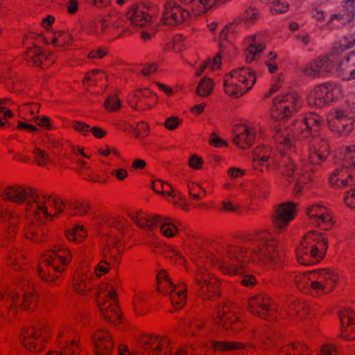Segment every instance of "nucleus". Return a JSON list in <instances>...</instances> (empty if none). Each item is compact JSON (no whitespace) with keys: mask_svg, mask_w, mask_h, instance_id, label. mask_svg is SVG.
Returning a JSON list of instances; mask_svg holds the SVG:
<instances>
[{"mask_svg":"<svg viewBox=\"0 0 355 355\" xmlns=\"http://www.w3.org/2000/svg\"><path fill=\"white\" fill-rule=\"evenodd\" d=\"M1 197L21 205L27 213L24 235L37 243L42 240V226L46 220H53L62 212L64 202L56 195L39 193L33 189L9 186L4 189Z\"/></svg>","mask_w":355,"mask_h":355,"instance_id":"nucleus-1","label":"nucleus"},{"mask_svg":"<svg viewBox=\"0 0 355 355\" xmlns=\"http://www.w3.org/2000/svg\"><path fill=\"white\" fill-rule=\"evenodd\" d=\"M22 43L26 49L24 58L28 65L41 68H48L56 60L55 55L50 51H45L41 45L49 44V40L43 34L30 32L24 35Z\"/></svg>","mask_w":355,"mask_h":355,"instance_id":"nucleus-2","label":"nucleus"},{"mask_svg":"<svg viewBox=\"0 0 355 355\" xmlns=\"http://www.w3.org/2000/svg\"><path fill=\"white\" fill-rule=\"evenodd\" d=\"M327 238L315 232H309L304 235L297 251L298 262L310 266L319 262L324 256L327 249Z\"/></svg>","mask_w":355,"mask_h":355,"instance_id":"nucleus-3","label":"nucleus"},{"mask_svg":"<svg viewBox=\"0 0 355 355\" xmlns=\"http://www.w3.org/2000/svg\"><path fill=\"white\" fill-rule=\"evenodd\" d=\"M257 78L254 71L248 67L232 69L223 78L224 92L233 98H239L250 91Z\"/></svg>","mask_w":355,"mask_h":355,"instance_id":"nucleus-4","label":"nucleus"},{"mask_svg":"<svg viewBox=\"0 0 355 355\" xmlns=\"http://www.w3.org/2000/svg\"><path fill=\"white\" fill-rule=\"evenodd\" d=\"M299 289L313 290L317 293H327L334 286L338 277L333 272L326 270L307 271L295 277Z\"/></svg>","mask_w":355,"mask_h":355,"instance_id":"nucleus-5","label":"nucleus"},{"mask_svg":"<svg viewBox=\"0 0 355 355\" xmlns=\"http://www.w3.org/2000/svg\"><path fill=\"white\" fill-rule=\"evenodd\" d=\"M340 155L343 159L342 168L336 169L329 178L331 185L337 187H353L355 178L353 172L348 169L355 170V146H346L342 149Z\"/></svg>","mask_w":355,"mask_h":355,"instance_id":"nucleus-6","label":"nucleus"},{"mask_svg":"<svg viewBox=\"0 0 355 355\" xmlns=\"http://www.w3.org/2000/svg\"><path fill=\"white\" fill-rule=\"evenodd\" d=\"M71 259V253L67 249L64 247L55 248L44 260L47 270L46 271L42 266H40V275L46 281L53 280L55 277H58L54 273H61L64 270V266L67 265Z\"/></svg>","mask_w":355,"mask_h":355,"instance_id":"nucleus-7","label":"nucleus"},{"mask_svg":"<svg viewBox=\"0 0 355 355\" xmlns=\"http://www.w3.org/2000/svg\"><path fill=\"white\" fill-rule=\"evenodd\" d=\"M130 219L140 228L149 230L154 225L160 226V232L166 237L175 236L178 231L175 225L168 218H164L159 215H153L149 217L141 210H138L128 214Z\"/></svg>","mask_w":355,"mask_h":355,"instance_id":"nucleus-8","label":"nucleus"},{"mask_svg":"<svg viewBox=\"0 0 355 355\" xmlns=\"http://www.w3.org/2000/svg\"><path fill=\"white\" fill-rule=\"evenodd\" d=\"M301 105V101L294 93L276 96L270 110V117L275 121H284L291 117Z\"/></svg>","mask_w":355,"mask_h":355,"instance_id":"nucleus-9","label":"nucleus"},{"mask_svg":"<svg viewBox=\"0 0 355 355\" xmlns=\"http://www.w3.org/2000/svg\"><path fill=\"white\" fill-rule=\"evenodd\" d=\"M341 96L342 90L340 86L332 83H325L310 90L307 101L310 106L321 108Z\"/></svg>","mask_w":355,"mask_h":355,"instance_id":"nucleus-10","label":"nucleus"},{"mask_svg":"<svg viewBox=\"0 0 355 355\" xmlns=\"http://www.w3.org/2000/svg\"><path fill=\"white\" fill-rule=\"evenodd\" d=\"M279 334L275 330H268L260 335L259 340L261 343V348L270 350L273 349L278 355H296L303 354L307 347L301 343H291L288 345L282 346L277 340Z\"/></svg>","mask_w":355,"mask_h":355,"instance_id":"nucleus-11","label":"nucleus"},{"mask_svg":"<svg viewBox=\"0 0 355 355\" xmlns=\"http://www.w3.org/2000/svg\"><path fill=\"white\" fill-rule=\"evenodd\" d=\"M254 241L256 243L257 250L259 249L258 253L250 255L246 257L248 260L257 257L259 259H266V261H275V253H276V242L270 236L265 232H257L253 234ZM243 257L240 258L239 262H236L234 264L238 266L239 270L236 272H229L230 273H239L242 272L240 266H241V262H245V260H242Z\"/></svg>","mask_w":355,"mask_h":355,"instance_id":"nucleus-12","label":"nucleus"},{"mask_svg":"<svg viewBox=\"0 0 355 355\" xmlns=\"http://www.w3.org/2000/svg\"><path fill=\"white\" fill-rule=\"evenodd\" d=\"M256 243L254 241L253 235L249 236L244 241L243 246H228L226 249V254L230 259L229 261H224L223 266L228 272H236L239 268L234 263L240 261V258L243 257H248L252 254H257L259 249H256Z\"/></svg>","mask_w":355,"mask_h":355,"instance_id":"nucleus-13","label":"nucleus"},{"mask_svg":"<svg viewBox=\"0 0 355 355\" xmlns=\"http://www.w3.org/2000/svg\"><path fill=\"white\" fill-rule=\"evenodd\" d=\"M191 12L176 1L168 0L164 4L162 21L165 25L176 26L189 19Z\"/></svg>","mask_w":355,"mask_h":355,"instance_id":"nucleus-14","label":"nucleus"},{"mask_svg":"<svg viewBox=\"0 0 355 355\" xmlns=\"http://www.w3.org/2000/svg\"><path fill=\"white\" fill-rule=\"evenodd\" d=\"M166 341L162 340L156 336H145L141 338L139 345L144 351L129 352L125 345H120L118 349V355H145L146 352L152 355H158L164 348Z\"/></svg>","mask_w":355,"mask_h":355,"instance_id":"nucleus-15","label":"nucleus"},{"mask_svg":"<svg viewBox=\"0 0 355 355\" xmlns=\"http://www.w3.org/2000/svg\"><path fill=\"white\" fill-rule=\"evenodd\" d=\"M21 288L24 291L22 297L12 290H5L4 291L1 290L0 291V300L8 304V307L15 305L19 306L24 309H31L32 305L36 302L37 297L33 295L32 291H29V288L26 291L25 284L21 285Z\"/></svg>","mask_w":355,"mask_h":355,"instance_id":"nucleus-16","label":"nucleus"},{"mask_svg":"<svg viewBox=\"0 0 355 355\" xmlns=\"http://www.w3.org/2000/svg\"><path fill=\"white\" fill-rule=\"evenodd\" d=\"M335 56L334 55H322L308 63L303 72L306 76L319 77L335 71Z\"/></svg>","mask_w":355,"mask_h":355,"instance_id":"nucleus-17","label":"nucleus"},{"mask_svg":"<svg viewBox=\"0 0 355 355\" xmlns=\"http://www.w3.org/2000/svg\"><path fill=\"white\" fill-rule=\"evenodd\" d=\"M335 72L344 80L355 79V50L341 58L335 57Z\"/></svg>","mask_w":355,"mask_h":355,"instance_id":"nucleus-18","label":"nucleus"},{"mask_svg":"<svg viewBox=\"0 0 355 355\" xmlns=\"http://www.w3.org/2000/svg\"><path fill=\"white\" fill-rule=\"evenodd\" d=\"M125 29L122 21H117L113 26H110L107 20L92 21L89 23V34L94 35H108L112 39L121 37Z\"/></svg>","mask_w":355,"mask_h":355,"instance_id":"nucleus-19","label":"nucleus"},{"mask_svg":"<svg viewBox=\"0 0 355 355\" xmlns=\"http://www.w3.org/2000/svg\"><path fill=\"white\" fill-rule=\"evenodd\" d=\"M249 311L252 313L266 319H272L275 312L274 305L270 304L266 296L257 295L248 302Z\"/></svg>","mask_w":355,"mask_h":355,"instance_id":"nucleus-20","label":"nucleus"},{"mask_svg":"<svg viewBox=\"0 0 355 355\" xmlns=\"http://www.w3.org/2000/svg\"><path fill=\"white\" fill-rule=\"evenodd\" d=\"M296 205L287 202L279 205L272 215V223L278 229L285 227L295 216Z\"/></svg>","mask_w":355,"mask_h":355,"instance_id":"nucleus-21","label":"nucleus"},{"mask_svg":"<svg viewBox=\"0 0 355 355\" xmlns=\"http://www.w3.org/2000/svg\"><path fill=\"white\" fill-rule=\"evenodd\" d=\"M44 340V336L41 332V327L24 328L21 331L20 340L30 351L40 350Z\"/></svg>","mask_w":355,"mask_h":355,"instance_id":"nucleus-22","label":"nucleus"},{"mask_svg":"<svg viewBox=\"0 0 355 355\" xmlns=\"http://www.w3.org/2000/svg\"><path fill=\"white\" fill-rule=\"evenodd\" d=\"M245 42L248 46L245 49L244 55L245 61L250 63L258 58L265 49L266 38L261 34H256L246 37Z\"/></svg>","mask_w":355,"mask_h":355,"instance_id":"nucleus-23","label":"nucleus"},{"mask_svg":"<svg viewBox=\"0 0 355 355\" xmlns=\"http://www.w3.org/2000/svg\"><path fill=\"white\" fill-rule=\"evenodd\" d=\"M323 125L324 121L319 115L310 113L303 119L296 120L293 123V128L291 129V131L294 133H303L305 130L316 132L322 130Z\"/></svg>","mask_w":355,"mask_h":355,"instance_id":"nucleus-24","label":"nucleus"},{"mask_svg":"<svg viewBox=\"0 0 355 355\" xmlns=\"http://www.w3.org/2000/svg\"><path fill=\"white\" fill-rule=\"evenodd\" d=\"M329 125L330 130L335 133H349L354 130L352 117L348 116V114L343 110L336 112L334 118L330 121Z\"/></svg>","mask_w":355,"mask_h":355,"instance_id":"nucleus-25","label":"nucleus"},{"mask_svg":"<svg viewBox=\"0 0 355 355\" xmlns=\"http://www.w3.org/2000/svg\"><path fill=\"white\" fill-rule=\"evenodd\" d=\"M341 324V336L347 340L355 338V311L345 309L339 312Z\"/></svg>","mask_w":355,"mask_h":355,"instance_id":"nucleus-26","label":"nucleus"},{"mask_svg":"<svg viewBox=\"0 0 355 355\" xmlns=\"http://www.w3.org/2000/svg\"><path fill=\"white\" fill-rule=\"evenodd\" d=\"M306 214L312 223L317 225H323L322 228L324 230L331 227L332 218L325 207L313 205L307 208Z\"/></svg>","mask_w":355,"mask_h":355,"instance_id":"nucleus-27","label":"nucleus"},{"mask_svg":"<svg viewBox=\"0 0 355 355\" xmlns=\"http://www.w3.org/2000/svg\"><path fill=\"white\" fill-rule=\"evenodd\" d=\"M274 168H277L281 173L288 177L289 178V181L294 182L295 189L297 192L301 191L303 187L302 184L303 182L302 179L304 178L300 176L297 171H295V166L293 163L291 162L289 158L285 157L281 165L275 164Z\"/></svg>","mask_w":355,"mask_h":355,"instance_id":"nucleus-28","label":"nucleus"},{"mask_svg":"<svg viewBox=\"0 0 355 355\" xmlns=\"http://www.w3.org/2000/svg\"><path fill=\"white\" fill-rule=\"evenodd\" d=\"M157 279L158 284H159L162 279H165L167 282L170 288V290L167 291V293L170 295V299L173 306L176 309L182 307L186 302V295L184 294L186 292L185 286L183 284L182 287L177 291L176 286L167 279L164 271H162L158 273Z\"/></svg>","mask_w":355,"mask_h":355,"instance_id":"nucleus-29","label":"nucleus"},{"mask_svg":"<svg viewBox=\"0 0 355 355\" xmlns=\"http://www.w3.org/2000/svg\"><path fill=\"white\" fill-rule=\"evenodd\" d=\"M127 17L132 24L144 26L151 19L148 8L143 4L133 5L127 12Z\"/></svg>","mask_w":355,"mask_h":355,"instance_id":"nucleus-30","label":"nucleus"},{"mask_svg":"<svg viewBox=\"0 0 355 355\" xmlns=\"http://www.w3.org/2000/svg\"><path fill=\"white\" fill-rule=\"evenodd\" d=\"M212 347L216 350L234 351L236 355H245L248 352L256 348L254 344L249 346L239 342L214 341Z\"/></svg>","mask_w":355,"mask_h":355,"instance_id":"nucleus-31","label":"nucleus"},{"mask_svg":"<svg viewBox=\"0 0 355 355\" xmlns=\"http://www.w3.org/2000/svg\"><path fill=\"white\" fill-rule=\"evenodd\" d=\"M96 355H111L113 344L110 334L103 332L94 337Z\"/></svg>","mask_w":355,"mask_h":355,"instance_id":"nucleus-32","label":"nucleus"},{"mask_svg":"<svg viewBox=\"0 0 355 355\" xmlns=\"http://www.w3.org/2000/svg\"><path fill=\"white\" fill-rule=\"evenodd\" d=\"M98 305L101 315L106 320L116 324L121 320V315L115 303L108 301L101 302L100 300H98Z\"/></svg>","mask_w":355,"mask_h":355,"instance_id":"nucleus-33","label":"nucleus"},{"mask_svg":"<svg viewBox=\"0 0 355 355\" xmlns=\"http://www.w3.org/2000/svg\"><path fill=\"white\" fill-rule=\"evenodd\" d=\"M179 1L182 4L189 5L192 14L199 16L212 8L216 4V0H179Z\"/></svg>","mask_w":355,"mask_h":355,"instance_id":"nucleus-34","label":"nucleus"},{"mask_svg":"<svg viewBox=\"0 0 355 355\" xmlns=\"http://www.w3.org/2000/svg\"><path fill=\"white\" fill-rule=\"evenodd\" d=\"M217 320L216 322L224 328H232L234 331H239L241 329L239 317L234 313H228L225 308L223 309V313L218 311Z\"/></svg>","mask_w":355,"mask_h":355,"instance_id":"nucleus-35","label":"nucleus"},{"mask_svg":"<svg viewBox=\"0 0 355 355\" xmlns=\"http://www.w3.org/2000/svg\"><path fill=\"white\" fill-rule=\"evenodd\" d=\"M260 17V12L258 8L254 6H248L245 10L234 19V23L236 24H244L245 26L254 24Z\"/></svg>","mask_w":355,"mask_h":355,"instance_id":"nucleus-36","label":"nucleus"},{"mask_svg":"<svg viewBox=\"0 0 355 355\" xmlns=\"http://www.w3.org/2000/svg\"><path fill=\"white\" fill-rule=\"evenodd\" d=\"M40 106L36 103H26L18 106V114L24 121H32L37 118Z\"/></svg>","mask_w":355,"mask_h":355,"instance_id":"nucleus-37","label":"nucleus"},{"mask_svg":"<svg viewBox=\"0 0 355 355\" xmlns=\"http://www.w3.org/2000/svg\"><path fill=\"white\" fill-rule=\"evenodd\" d=\"M49 41L56 46H64L71 45L73 41L71 35L67 31H56L51 34V38L46 35Z\"/></svg>","mask_w":355,"mask_h":355,"instance_id":"nucleus-38","label":"nucleus"},{"mask_svg":"<svg viewBox=\"0 0 355 355\" xmlns=\"http://www.w3.org/2000/svg\"><path fill=\"white\" fill-rule=\"evenodd\" d=\"M259 125L250 122L236 121L232 126V133H260Z\"/></svg>","mask_w":355,"mask_h":355,"instance_id":"nucleus-39","label":"nucleus"},{"mask_svg":"<svg viewBox=\"0 0 355 355\" xmlns=\"http://www.w3.org/2000/svg\"><path fill=\"white\" fill-rule=\"evenodd\" d=\"M355 19V11H353L347 8H344L343 9L336 13L334 14L331 17V19L329 22H333L336 21L338 24L345 26L350 22H352Z\"/></svg>","mask_w":355,"mask_h":355,"instance_id":"nucleus-40","label":"nucleus"},{"mask_svg":"<svg viewBox=\"0 0 355 355\" xmlns=\"http://www.w3.org/2000/svg\"><path fill=\"white\" fill-rule=\"evenodd\" d=\"M106 81V75L103 71L94 69L87 73L83 79V84L85 85H98L101 83L104 84Z\"/></svg>","mask_w":355,"mask_h":355,"instance_id":"nucleus-41","label":"nucleus"},{"mask_svg":"<svg viewBox=\"0 0 355 355\" xmlns=\"http://www.w3.org/2000/svg\"><path fill=\"white\" fill-rule=\"evenodd\" d=\"M329 143L326 140L322 139L319 144L318 151L312 154L310 157L311 162L318 164L320 162L324 161L329 154Z\"/></svg>","mask_w":355,"mask_h":355,"instance_id":"nucleus-42","label":"nucleus"},{"mask_svg":"<svg viewBox=\"0 0 355 355\" xmlns=\"http://www.w3.org/2000/svg\"><path fill=\"white\" fill-rule=\"evenodd\" d=\"M0 216L3 218L4 220L9 221L10 227H8L9 230L7 232V234L8 236H10L11 231L14 232L15 225L18 221V216L15 213H14L12 209L3 208L0 211Z\"/></svg>","mask_w":355,"mask_h":355,"instance_id":"nucleus-43","label":"nucleus"},{"mask_svg":"<svg viewBox=\"0 0 355 355\" xmlns=\"http://www.w3.org/2000/svg\"><path fill=\"white\" fill-rule=\"evenodd\" d=\"M71 126L73 128V130L76 132H90L91 133H106L105 130L101 129L98 126H94L91 128L88 124L79 121L71 122Z\"/></svg>","mask_w":355,"mask_h":355,"instance_id":"nucleus-44","label":"nucleus"},{"mask_svg":"<svg viewBox=\"0 0 355 355\" xmlns=\"http://www.w3.org/2000/svg\"><path fill=\"white\" fill-rule=\"evenodd\" d=\"M214 87V82L211 78L202 79L196 89V93L198 96L206 97L211 94Z\"/></svg>","mask_w":355,"mask_h":355,"instance_id":"nucleus-45","label":"nucleus"},{"mask_svg":"<svg viewBox=\"0 0 355 355\" xmlns=\"http://www.w3.org/2000/svg\"><path fill=\"white\" fill-rule=\"evenodd\" d=\"M233 142L242 148L251 146L254 140V135H234Z\"/></svg>","mask_w":355,"mask_h":355,"instance_id":"nucleus-46","label":"nucleus"},{"mask_svg":"<svg viewBox=\"0 0 355 355\" xmlns=\"http://www.w3.org/2000/svg\"><path fill=\"white\" fill-rule=\"evenodd\" d=\"M270 11L272 14H280L286 12L289 8L288 3L285 0H270Z\"/></svg>","mask_w":355,"mask_h":355,"instance_id":"nucleus-47","label":"nucleus"},{"mask_svg":"<svg viewBox=\"0 0 355 355\" xmlns=\"http://www.w3.org/2000/svg\"><path fill=\"white\" fill-rule=\"evenodd\" d=\"M195 284L202 293L209 291L210 288H212L210 283L203 277V272L201 270L196 275Z\"/></svg>","mask_w":355,"mask_h":355,"instance_id":"nucleus-48","label":"nucleus"},{"mask_svg":"<svg viewBox=\"0 0 355 355\" xmlns=\"http://www.w3.org/2000/svg\"><path fill=\"white\" fill-rule=\"evenodd\" d=\"M153 190L158 193L167 194L170 196H175V191L168 184H165L161 181L157 183L154 182L152 186Z\"/></svg>","mask_w":355,"mask_h":355,"instance_id":"nucleus-49","label":"nucleus"},{"mask_svg":"<svg viewBox=\"0 0 355 355\" xmlns=\"http://www.w3.org/2000/svg\"><path fill=\"white\" fill-rule=\"evenodd\" d=\"M105 107L111 112H115L121 107V101L116 95L108 96L104 103Z\"/></svg>","mask_w":355,"mask_h":355,"instance_id":"nucleus-50","label":"nucleus"},{"mask_svg":"<svg viewBox=\"0 0 355 355\" xmlns=\"http://www.w3.org/2000/svg\"><path fill=\"white\" fill-rule=\"evenodd\" d=\"M34 121L46 130H55L56 129L53 122L46 116H42L41 118L37 116Z\"/></svg>","mask_w":355,"mask_h":355,"instance_id":"nucleus-51","label":"nucleus"},{"mask_svg":"<svg viewBox=\"0 0 355 355\" xmlns=\"http://www.w3.org/2000/svg\"><path fill=\"white\" fill-rule=\"evenodd\" d=\"M33 154L35 160L40 166H44L50 160V158L46 152L40 148H35L33 150Z\"/></svg>","mask_w":355,"mask_h":355,"instance_id":"nucleus-52","label":"nucleus"},{"mask_svg":"<svg viewBox=\"0 0 355 355\" xmlns=\"http://www.w3.org/2000/svg\"><path fill=\"white\" fill-rule=\"evenodd\" d=\"M275 142L279 145L290 148L293 146V141L286 135H275Z\"/></svg>","mask_w":355,"mask_h":355,"instance_id":"nucleus-53","label":"nucleus"},{"mask_svg":"<svg viewBox=\"0 0 355 355\" xmlns=\"http://www.w3.org/2000/svg\"><path fill=\"white\" fill-rule=\"evenodd\" d=\"M71 206L72 209L76 211L75 214L79 216H83L86 214L87 212V209L90 208V204L87 202H76L74 203H71Z\"/></svg>","mask_w":355,"mask_h":355,"instance_id":"nucleus-54","label":"nucleus"},{"mask_svg":"<svg viewBox=\"0 0 355 355\" xmlns=\"http://www.w3.org/2000/svg\"><path fill=\"white\" fill-rule=\"evenodd\" d=\"M182 119L178 116H171L166 119L164 122V126L168 130L173 131L175 130L180 125H182Z\"/></svg>","mask_w":355,"mask_h":355,"instance_id":"nucleus-55","label":"nucleus"},{"mask_svg":"<svg viewBox=\"0 0 355 355\" xmlns=\"http://www.w3.org/2000/svg\"><path fill=\"white\" fill-rule=\"evenodd\" d=\"M85 230L83 226H76L71 232H68L66 233V236L69 240H74L77 241V236L80 237L81 239L85 237Z\"/></svg>","mask_w":355,"mask_h":355,"instance_id":"nucleus-56","label":"nucleus"},{"mask_svg":"<svg viewBox=\"0 0 355 355\" xmlns=\"http://www.w3.org/2000/svg\"><path fill=\"white\" fill-rule=\"evenodd\" d=\"M27 121H18L16 126V130L28 132L37 131V128Z\"/></svg>","mask_w":355,"mask_h":355,"instance_id":"nucleus-57","label":"nucleus"},{"mask_svg":"<svg viewBox=\"0 0 355 355\" xmlns=\"http://www.w3.org/2000/svg\"><path fill=\"white\" fill-rule=\"evenodd\" d=\"M267 149L266 148H261L260 152H256L253 157V161L257 162L259 164H262L268 161L270 155L266 154Z\"/></svg>","mask_w":355,"mask_h":355,"instance_id":"nucleus-58","label":"nucleus"},{"mask_svg":"<svg viewBox=\"0 0 355 355\" xmlns=\"http://www.w3.org/2000/svg\"><path fill=\"white\" fill-rule=\"evenodd\" d=\"M12 87L10 88V91L17 94L21 93L26 87L25 83L19 78H15L12 80Z\"/></svg>","mask_w":355,"mask_h":355,"instance_id":"nucleus-59","label":"nucleus"},{"mask_svg":"<svg viewBox=\"0 0 355 355\" xmlns=\"http://www.w3.org/2000/svg\"><path fill=\"white\" fill-rule=\"evenodd\" d=\"M344 200L348 207L355 208V188L352 187L345 192Z\"/></svg>","mask_w":355,"mask_h":355,"instance_id":"nucleus-60","label":"nucleus"},{"mask_svg":"<svg viewBox=\"0 0 355 355\" xmlns=\"http://www.w3.org/2000/svg\"><path fill=\"white\" fill-rule=\"evenodd\" d=\"M107 54V50L105 48H98L93 49L89 52L87 58L89 59H101Z\"/></svg>","mask_w":355,"mask_h":355,"instance_id":"nucleus-61","label":"nucleus"},{"mask_svg":"<svg viewBox=\"0 0 355 355\" xmlns=\"http://www.w3.org/2000/svg\"><path fill=\"white\" fill-rule=\"evenodd\" d=\"M221 55L217 53L211 60L206 62L208 64L209 69L211 71L220 69L221 65Z\"/></svg>","mask_w":355,"mask_h":355,"instance_id":"nucleus-62","label":"nucleus"},{"mask_svg":"<svg viewBox=\"0 0 355 355\" xmlns=\"http://www.w3.org/2000/svg\"><path fill=\"white\" fill-rule=\"evenodd\" d=\"M322 355H338V351L336 346L325 344L321 349Z\"/></svg>","mask_w":355,"mask_h":355,"instance_id":"nucleus-63","label":"nucleus"},{"mask_svg":"<svg viewBox=\"0 0 355 355\" xmlns=\"http://www.w3.org/2000/svg\"><path fill=\"white\" fill-rule=\"evenodd\" d=\"M67 12L69 14H76L79 8V1L78 0H69L65 3Z\"/></svg>","mask_w":355,"mask_h":355,"instance_id":"nucleus-64","label":"nucleus"}]
</instances>
